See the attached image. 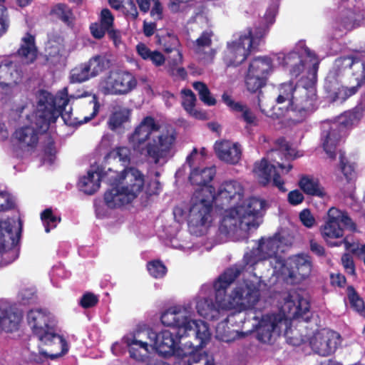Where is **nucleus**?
<instances>
[{"mask_svg": "<svg viewBox=\"0 0 365 365\" xmlns=\"http://www.w3.org/2000/svg\"><path fill=\"white\" fill-rule=\"evenodd\" d=\"M131 110L123 106H116L109 115L107 125L112 131L122 128L130 120Z\"/></svg>", "mask_w": 365, "mask_h": 365, "instance_id": "72a5a7b5", "label": "nucleus"}, {"mask_svg": "<svg viewBox=\"0 0 365 365\" xmlns=\"http://www.w3.org/2000/svg\"><path fill=\"white\" fill-rule=\"evenodd\" d=\"M125 343L129 347L130 356L136 361L144 362L148 359V344L135 337L128 338Z\"/></svg>", "mask_w": 365, "mask_h": 365, "instance_id": "f704fd0d", "label": "nucleus"}, {"mask_svg": "<svg viewBox=\"0 0 365 365\" xmlns=\"http://www.w3.org/2000/svg\"><path fill=\"white\" fill-rule=\"evenodd\" d=\"M298 186L307 195L324 197L327 193L317 178L310 175H303L298 181Z\"/></svg>", "mask_w": 365, "mask_h": 365, "instance_id": "473e14b6", "label": "nucleus"}, {"mask_svg": "<svg viewBox=\"0 0 365 365\" xmlns=\"http://www.w3.org/2000/svg\"><path fill=\"white\" fill-rule=\"evenodd\" d=\"M284 241V237H282L279 232H276L272 237L268 238L262 237L259 240L258 247L256 250V259L253 261L246 259L247 264H254L257 261L266 260L272 257H276L279 250L284 252V250L281 249ZM249 255L247 254L245 258L247 259Z\"/></svg>", "mask_w": 365, "mask_h": 365, "instance_id": "aec40b11", "label": "nucleus"}, {"mask_svg": "<svg viewBox=\"0 0 365 365\" xmlns=\"http://www.w3.org/2000/svg\"><path fill=\"white\" fill-rule=\"evenodd\" d=\"M344 229L356 232L357 230L356 224L349 217L347 212L342 211L335 207L329 208L325 223L320 229L323 238L326 240L329 238H341L344 236Z\"/></svg>", "mask_w": 365, "mask_h": 365, "instance_id": "4468645a", "label": "nucleus"}, {"mask_svg": "<svg viewBox=\"0 0 365 365\" xmlns=\"http://www.w3.org/2000/svg\"><path fill=\"white\" fill-rule=\"evenodd\" d=\"M55 142L51 135L47 136L46 143L43 146L44 155L48 157H53L56 155Z\"/></svg>", "mask_w": 365, "mask_h": 365, "instance_id": "338daca9", "label": "nucleus"}, {"mask_svg": "<svg viewBox=\"0 0 365 365\" xmlns=\"http://www.w3.org/2000/svg\"><path fill=\"white\" fill-rule=\"evenodd\" d=\"M160 321L165 327L177 329L178 336L192 334L198 344L195 346L184 361V365H215L213 359H207V355L201 354V349L207 344L211 337L208 324L201 320H191L187 316L185 309L181 307H170L165 311Z\"/></svg>", "mask_w": 365, "mask_h": 365, "instance_id": "f03ea898", "label": "nucleus"}, {"mask_svg": "<svg viewBox=\"0 0 365 365\" xmlns=\"http://www.w3.org/2000/svg\"><path fill=\"white\" fill-rule=\"evenodd\" d=\"M245 189L242 184L235 180L222 182L217 192H213V202L221 209L235 207L244 197Z\"/></svg>", "mask_w": 365, "mask_h": 365, "instance_id": "f3484780", "label": "nucleus"}, {"mask_svg": "<svg viewBox=\"0 0 365 365\" xmlns=\"http://www.w3.org/2000/svg\"><path fill=\"white\" fill-rule=\"evenodd\" d=\"M262 37L261 32L253 34L252 28L248 27L240 33L237 39L228 41L222 53L225 66L237 67L243 63L252 52L259 51Z\"/></svg>", "mask_w": 365, "mask_h": 365, "instance_id": "1a4fd4ad", "label": "nucleus"}, {"mask_svg": "<svg viewBox=\"0 0 365 365\" xmlns=\"http://www.w3.org/2000/svg\"><path fill=\"white\" fill-rule=\"evenodd\" d=\"M350 70L356 82L357 90L365 82V62L356 57Z\"/></svg>", "mask_w": 365, "mask_h": 365, "instance_id": "49530a36", "label": "nucleus"}, {"mask_svg": "<svg viewBox=\"0 0 365 365\" xmlns=\"http://www.w3.org/2000/svg\"><path fill=\"white\" fill-rule=\"evenodd\" d=\"M356 56H341L336 59V63L338 66L341 67V68H347L349 69L352 66Z\"/></svg>", "mask_w": 365, "mask_h": 365, "instance_id": "0e129e2a", "label": "nucleus"}, {"mask_svg": "<svg viewBox=\"0 0 365 365\" xmlns=\"http://www.w3.org/2000/svg\"><path fill=\"white\" fill-rule=\"evenodd\" d=\"M341 264L345 272L351 276H356V266L353 257L350 253H344L341 258Z\"/></svg>", "mask_w": 365, "mask_h": 365, "instance_id": "864d4df0", "label": "nucleus"}, {"mask_svg": "<svg viewBox=\"0 0 365 365\" xmlns=\"http://www.w3.org/2000/svg\"><path fill=\"white\" fill-rule=\"evenodd\" d=\"M93 78L89 65L86 62L81 63L71 71L70 82L72 83H81Z\"/></svg>", "mask_w": 365, "mask_h": 365, "instance_id": "a19ab883", "label": "nucleus"}, {"mask_svg": "<svg viewBox=\"0 0 365 365\" xmlns=\"http://www.w3.org/2000/svg\"><path fill=\"white\" fill-rule=\"evenodd\" d=\"M124 9L127 16L130 17L133 20L137 19L138 17V12L133 0L128 1L124 6Z\"/></svg>", "mask_w": 365, "mask_h": 365, "instance_id": "e2e57ef3", "label": "nucleus"}, {"mask_svg": "<svg viewBox=\"0 0 365 365\" xmlns=\"http://www.w3.org/2000/svg\"><path fill=\"white\" fill-rule=\"evenodd\" d=\"M339 140L340 135L338 130L331 128L329 132H327L323 142V148L329 158L331 160H334L336 158V148Z\"/></svg>", "mask_w": 365, "mask_h": 365, "instance_id": "58836bf2", "label": "nucleus"}, {"mask_svg": "<svg viewBox=\"0 0 365 365\" xmlns=\"http://www.w3.org/2000/svg\"><path fill=\"white\" fill-rule=\"evenodd\" d=\"M41 219L43 222L46 232H49L51 229L55 228L57 223L61 221L60 217H57L53 214L51 208L45 209L41 214Z\"/></svg>", "mask_w": 365, "mask_h": 365, "instance_id": "09e8293b", "label": "nucleus"}, {"mask_svg": "<svg viewBox=\"0 0 365 365\" xmlns=\"http://www.w3.org/2000/svg\"><path fill=\"white\" fill-rule=\"evenodd\" d=\"M181 93L183 95L182 106L187 112L191 113L195 106L196 96L190 89H182Z\"/></svg>", "mask_w": 365, "mask_h": 365, "instance_id": "3c124183", "label": "nucleus"}, {"mask_svg": "<svg viewBox=\"0 0 365 365\" xmlns=\"http://www.w3.org/2000/svg\"><path fill=\"white\" fill-rule=\"evenodd\" d=\"M110 155L114 158H118L123 165H128L130 162L131 151L126 146H120L110 151Z\"/></svg>", "mask_w": 365, "mask_h": 365, "instance_id": "603ef678", "label": "nucleus"}, {"mask_svg": "<svg viewBox=\"0 0 365 365\" xmlns=\"http://www.w3.org/2000/svg\"><path fill=\"white\" fill-rule=\"evenodd\" d=\"M296 56L297 52L294 51L287 53H279L277 54V60L282 66H287L294 61Z\"/></svg>", "mask_w": 365, "mask_h": 365, "instance_id": "680f3d73", "label": "nucleus"}, {"mask_svg": "<svg viewBox=\"0 0 365 365\" xmlns=\"http://www.w3.org/2000/svg\"><path fill=\"white\" fill-rule=\"evenodd\" d=\"M138 81L135 76L128 71H110L100 82V89L105 96L126 95L135 89Z\"/></svg>", "mask_w": 365, "mask_h": 365, "instance_id": "f8f14e48", "label": "nucleus"}, {"mask_svg": "<svg viewBox=\"0 0 365 365\" xmlns=\"http://www.w3.org/2000/svg\"><path fill=\"white\" fill-rule=\"evenodd\" d=\"M157 43L162 46L163 51L165 53H171L173 51L179 52L178 48L180 45V41L176 35L172 33L167 32L165 35H160L159 34L155 36Z\"/></svg>", "mask_w": 365, "mask_h": 365, "instance_id": "ea45409f", "label": "nucleus"}, {"mask_svg": "<svg viewBox=\"0 0 365 365\" xmlns=\"http://www.w3.org/2000/svg\"><path fill=\"white\" fill-rule=\"evenodd\" d=\"M222 99L232 112L239 114L237 118L242 120L247 125L252 126L258 125L257 115L247 105L241 102H235L226 93L222 94Z\"/></svg>", "mask_w": 365, "mask_h": 365, "instance_id": "a878e982", "label": "nucleus"}, {"mask_svg": "<svg viewBox=\"0 0 365 365\" xmlns=\"http://www.w3.org/2000/svg\"><path fill=\"white\" fill-rule=\"evenodd\" d=\"M35 125H36L35 124ZM36 128L31 126H24L16 130L14 136L19 143L28 148H35L38 143V133H43L44 132L40 131L37 126Z\"/></svg>", "mask_w": 365, "mask_h": 365, "instance_id": "7c9ffc66", "label": "nucleus"}, {"mask_svg": "<svg viewBox=\"0 0 365 365\" xmlns=\"http://www.w3.org/2000/svg\"><path fill=\"white\" fill-rule=\"evenodd\" d=\"M86 63L89 65L93 78L108 69L111 66L110 60L105 55H96L91 57Z\"/></svg>", "mask_w": 365, "mask_h": 365, "instance_id": "e433bc0d", "label": "nucleus"}, {"mask_svg": "<svg viewBox=\"0 0 365 365\" xmlns=\"http://www.w3.org/2000/svg\"><path fill=\"white\" fill-rule=\"evenodd\" d=\"M274 145V148L267 151V158L255 163L254 170L263 186L272 181L273 185L285 192L287 189L280 175L287 174L293 168L292 163L297 158V151L284 137L276 139Z\"/></svg>", "mask_w": 365, "mask_h": 365, "instance_id": "20e7f679", "label": "nucleus"}, {"mask_svg": "<svg viewBox=\"0 0 365 365\" xmlns=\"http://www.w3.org/2000/svg\"><path fill=\"white\" fill-rule=\"evenodd\" d=\"M242 269L234 267L227 269L214 282L213 287L215 299L217 301L230 302L227 300V289L240 276Z\"/></svg>", "mask_w": 365, "mask_h": 365, "instance_id": "5701e85b", "label": "nucleus"}, {"mask_svg": "<svg viewBox=\"0 0 365 365\" xmlns=\"http://www.w3.org/2000/svg\"><path fill=\"white\" fill-rule=\"evenodd\" d=\"M340 71L333 69L329 71L324 83V90L330 102H344L357 92V86L350 88L342 86L339 79Z\"/></svg>", "mask_w": 365, "mask_h": 365, "instance_id": "a211bd4d", "label": "nucleus"}, {"mask_svg": "<svg viewBox=\"0 0 365 365\" xmlns=\"http://www.w3.org/2000/svg\"><path fill=\"white\" fill-rule=\"evenodd\" d=\"M216 175L215 166L205 168H193L189 175V181L193 185L198 187L195 192H202L204 188H212V194L215 191V187L210 185Z\"/></svg>", "mask_w": 365, "mask_h": 365, "instance_id": "393cba45", "label": "nucleus"}, {"mask_svg": "<svg viewBox=\"0 0 365 365\" xmlns=\"http://www.w3.org/2000/svg\"><path fill=\"white\" fill-rule=\"evenodd\" d=\"M98 297L92 292H86L81 297L79 304L83 309H89L94 307L98 303Z\"/></svg>", "mask_w": 365, "mask_h": 365, "instance_id": "6e6d98bb", "label": "nucleus"}, {"mask_svg": "<svg viewBox=\"0 0 365 365\" xmlns=\"http://www.w3.org/2000/svg\"><path fill=\"white\" fill-rule=\"evenodd\" d=\"M148 334L151 341H153V345L156 351L160 355L170 356L182 352L179 346L180 340L182 337L178 336L177 331L172 333L168 330H163L156 333L150 330Z\"/></svg>", "mask_w": 365, "mask_h": 365, "instance_id": "6ab92c4d", "label": "nucleus"}, {"mask_svg": "<svg viewBox=\"0 0 365 365\" xmlns=\"http://www.w3.org/2000/svg\"><path fill=\"white\" fill-rule=\"evenodd\" d=\"M154 4L150 10V16L155 20H160L163 19V6L159 0H153Z\"/></svg>", "mask_w": 365, "mask_h": 365, "instance_id": "69168bd1", "label": "nucleus"}, {"mask_svg": "<svg viewBox=\"0 0 365 365\" xmlns=\"http://www.w3.org/2000/svg\"><path fill=\"white\" fill-rule=\"evenodd\" d=\"M193 88L197 91L200 100L206 106H215L216 99L211 95L207 86L202 81H195L192 83Z\"/></svg>", "mask_w": 365, "mask_h": 365, "instance_id": "37998d69", "label": "nucleus"}, {"mask_svg": "<svg viewBox=\"0 0 365 365\" xmlns=\"http://www.w3.org/2000/svg\"><path fill=\"white\" fill-rule=\"evenodd\" d=\"M27 322L33 333L43 344L50 346L58 343L61 346V351L56 356H61L68 352V344L63 337L56 333L54 327L51 325L50 314L42 309H31L27 313Z\"/></svg>", "mask_w": 365, "mask_h": 365, "instance_id": "9d476101", "label": "nucleus"}, {"mask_svg": "<svg viewBox=\"0 0 365 365\" xmlns=\"http://www.w3.org/2000/svg\"><path fill=\"white\" fill-rule=\"evenodd\" d=\"M107 33L109 38L112 40L115 46L120 43L121 34L119 30L115 29L113 27L109 28L108 30H105V34Z\"/></svg>", "mask_w": 365, "mask_h": 365, "instance_id": "774afa93", "label": "nucleus"}, {"mask_svg": "<svg viewBox=\"0 0 365 365\" xmlns=\"http://www.w3.org/2000/svg\"><path fill=\"white\" fill-rule=\"evenodd\" d=\"M212 188H204L202 192H194L188 215V228L197 236L204 235L212 222L213 210Z\"/></svg>", "mask_w": 365, "mask_h": 365, "instance_id": "6e6552de", "label": "nucleus"}, {"mask_svg": "<svg viewBox=\"0 0 365 365\" xmlns=\"http://www.w3.org/2000/svg\"><path fill=\"white\" fill-rule=\"evenodd\" d=\"M90 104L93 105L92 112L89 115L84 117L83 120L80 122L81 124L89 122L93 119L99 113L101 105L98 101V98L96 95L93 96L92 100L90 101Z\"/></svg>", "mask_w": 365, "mask_h": 365, "instance_id": "052dcab7", "label": "nucleus"}, {"mask_svg": "<svg viewBox=\"0 0 365 365\" xmlns=\"http://www.w3.org/2000/svg\"><path fill=\"white\" fill-rule=\"evenodd\" d=\"M21 79V71L10 59L0 61V87L3 89L16 85Z\"/></svg>", "mask_w": 365, "mask_h": 365, "instance_id": "b1692460", "label": "nucleus"}, {"mask_svg": "<svg viewBox=\"0 0 365 365\" xmlns=\"http://www.w3.org/2000/svg\"><path fill=\"white\" fill-rule=\"evenodd\" d=\"M273 70V62L270 57L257 56L253 58L245 76V83L247 91L257 93L266 86L269 76Z\"/></svg>", "mask_w": 365, "mask_h": 365, "instance_id": "ddd939ff", "label": "nucleus"}, {"mask_svg": "<svg viewBox=\"0 0 365 365\" xmlns=\"http://www.w3.org/2000/svg\"><path fill=\"white\" fill-rule=\"evenodd\" d=\"M299 218L303 225L307 228L312 227L315 224V218L309 209H304L299 214Z\"/></svg>", "mask_w": 365, "mask_h": 365, "instance_id": "bf43d9fd", "label": "nucleus"}, {"mask_svg": "<svg viewBox=\"0 0 365 365\" xmlns=\"http://www.w3.org/2000/svg\"><path fill=\"white\" fill-rule=\"evenodd\" d=\"M309 341L312 349L322 356H328L335 353L341 342V335L333 330H323L313 337L307 334L301 339V343Z\"/></svg>", "mask_w": 365, "mask_h": 365, "instance_id": "dca6fc26", "label": "nucleus"}, {"mask_svg": "<svg viewBox=\"0 0 365 365\" xmlns=\"http://www.w3.org/2000/svg\"><path fill=\"white\" fill-rule=\"evenodd\" d=\"M212 36L213 33L211 31H202L200 36L195 41L196 49L200 50L202 48L210 47L212 44Z\"/></svg>", "mask_w": 365, "mask_h": 365, "instance_id": "4d7b16f0", "label": "nucleus"}, {"mask_svg": "<svg viewBox=\"0 0 365 365\" xmlns=\"http://www.w3.org/2000/svg\"><path fill=\"white\" fill-rule=\"evenodd\" d=\"M298 123L314 110L317 100V72L320 61L304 41H298Z\"/></svg>", "mask_w": 365, "mask_h": 365, "instance_id": "7ed1b4c3", "label": "nucleus"}, {"mask_svg": "<svg viewBox=\"0 0 365 365\" xmlns=\"http://www.w3.org/2000/svg\"><path fill=\"white\" fill-rule=\"evenodd\" d=\"M114 25V16L111 11L107 9H103L101 11L100 22L92 23L90 25V31L92 36L96 39H101L105 36V30Z\"/></svg>", "mask_w": 365, "mask_h": 365, "instance_id": "2f4dec72", "label": "nucleus"}, {"mask_svg": "<svg viewBox=\"0 0 365 365\" xmlns=\"http://www.w3.org/2000/svg\"><path fill=\"white\" fill-rule=\"evenodd\" d=\"M312 269L311 257L303 253H298V276H301L302 279H305L311 274Z\"/></svg>", "mask_w": 365, "mask_h": 365, "instance_id": "de8ad7c7", "label": "nucleus"}, {"mask_svg": "<svg viewBox=\"0 0 365 365\" xmlns=\"http://www.w3.org/2000/svg\"><path fill=\"white\" fill-rule=\"evenodd\" d=\"M245 291L242 288H237L232 292V302H215L210 298H202L197 302V312L204 319L210 321H216L226 314L227 310L234 307L240 309L239 313L232 312L228 314L225 318L226 322H230L232 318L239 317L240 312L243 310L248 311V314H255L252 310L259 300V295L257 291L251 289Z\"/></svg>", "mask_w": 365, "mask_h": 365, "instance_id": "423d86ee", "label": "nucleus"}, {"mask_svg": "<svg viewBox=\"0 0 365 365\" xmlns=\"http://www.w3.org/2000/svg\"><path fill=\"white\" fill-rule=\"evenodd\" d=\"M22 231V222L14 220H0V264L7 265L15 261L19 255V242Z\"/></svg>", "mask_w": 365, "mask_h": 365, "instance_id": "9b49d317", "label": "nucleus"}, {"mask_svg": "<svg viewBox=\"0 0 365 365\" xmlns=\"http://www.w3.org/2000/svg\"><path fill=\"white\" fill-rule=\"evenodd\" d=\"M339 169L348 183L355 180L356 177L355 164L354 163H351L346 158L344 153H340Z\"/></svg>", "mask_w": 365, "mask_h": 365, "instance_id": "79ce46f5", "label": "nucleus"}, {"mask_svg": "<svg viewBox=\"0 0 365 365\" xmlns=\"http://www.w3.org/2000/svg\"><path fill=\"white\" fill-rule=\"evenodd\" d=\"M233 212V208L230 209L227 214H225L220 225V230L225 234H229L234 232L237 227L243 229L245 225L241 222L239 216L236 215Z\"/></svg>", "mask_w": 365, "mask_h": 365, "instance_id": "c9c22d12", "label": "nucleus"}, {"mask_svg": "<svg viewBox=\"0 0 365 365\" xmlns=\"http://www.w3.org/2000/svg\"><path fill=\"white\" fill-rule=\"evenodd\" d=\"M106 178L110 182L111 187L105 192L103 200L110 209L130 203L145 185L144 175L133 167L126 168L121 173L109 168Z\"/></svg>", "mask_w": 365, "mask_h": 365, "instance_id": "39448f33", "label": "nucleus"}, {"mask_svg": "<svg viewBox=\"0 0 365 365\" xmlns=\"http://www.w3.org/2000/svg\"><path fill=\"white\" fill-rule=\"evenodd\" d=\"M217 158L228 164H237L242 157L241 145L227 140L216 141L214 145Z\"/></svg>", "mask_w": 365, "mask_h": 365, "instance_id": "412c9836", "label": "nucleus"}, {"mask_svg": "<svg viewBox=\"0 0 365 365\" xmlns=\"http://www.w3.org/2000/svg\"><path fill=\"white\" fill-rule=\"evenodd\" d=\"M147 269L149 274L155 279L162 278L167 273V267L159 259L148 262Z\"/></svg>", "mask_w": 365, "mask_h": 365, "instance_id": "8fccbe9b", "label": "nucleus"}, {"mask_svg": "<svg viewBox=\"0 0 365 365\" xmlns=\"http://www.w3.org/2000/svg\"><path fill=\"white\" fill-rule=\"evenodd\" d=\"M69 103L68 88H63L56 96L46 91L39 93L37 108L35 112L34 124L41 132H46L51 123H55Z\"/></svg>", "mask_w": 365, "mask_h": 365, "instance_id": "0eeeda50", "label": "nucleus"}, {"mask_svg": "<svg viewBox=\"0 0 365 365\" xmlns=\"http://www.w3.org/2000/svg\"><path fill=\"white\" fill-rule=\"evenodd\" d=\"M50 14L55 16L58 19L61 21L68 26L73 24L75 19L72 9L66 4L58 3L54 5Z\"/></svg>", "mask_w": 365, "mask_h": 365, "instance_id": "4c0bfd02", "label": "nucleus"}, {"mask_svg": "<svg viewBox=\"0 0 365 365\" xmlns=\"http://www.w3.org/2000/svg\"><path fill=\"white\" fill-rule=\"evenodd\" d=\"M108 170L103 172L98 168L93 172L89 170L86 176L82 177L78 182L81 191L88 195L94 194L100 187V182H103L110 186V182L106 179Z\"/></svg>", "mask_w": 365, "mask_h": 365, "instance_id": "bb28decb", "label": "nucleus"}, {"mask_svg": "<svg viewBox=\"0 0 365 365\" xmlns=\"http://www.w3.org/2000/svg\"><path fill=\"white\" fill-rule=\"evenodd\" d=\"M9 24L8 9L4 4H0V37L7 32Z\"/></svg>", "mask_w": 365, "mask_h": 365, "instance_id": "5fc2aeb1", "label": "nucleus"}, {"mask_svg": "<svg viewBox=\"0 0 365 365\" xmlns=\"http://www.w3.org/2000/svg\"><path fill=\"white\" fill-rule=\"evenodd\" d=\"M296 86H293L292 83H284L281 86L280 93L277 98L278 103H282L286 101H289V105L279 114V116L284 118L286 120H292L295 116L297 112V106L294 103V93Z\"/></svg>", "mask_w": 365, "mask_h": 365, "instance_id": "c85d7f7f", "label": "nucleus"}, {"mask_svg": "<svg viewBox=\"0 0 365 365\" xmlns=\"http://www.w3.org/2000/svg\"><path fill=\"white\" fill-rule=\"evenodd\" d=\"M265 206L266 201L264 200L250 197L242 201L241 204L236 205L233 207L232 212L239 216L247 229H256L259 227L258 220L262 217Z\"/></svg>", "mask_w": 365, "mask_h": 365, "instance_id": "2eb2a0df", "label": "nucleus"}, {"mask_svg": "<svg viewBox=\"0 0 365 365\" xmlns=\"http://www.w3.org/2000/svg\"><path fill=\"white\" fill-rule=\"evenodd\" d=\"M14 207V202L6 192H0V211L4 212Z\"/></svg>", "mask_w": 365, "mask_h": 365, "instance_id": "13d9d810", "label": "nucleus"}, {"mask_svg": "<svg viewBox=\"0 0 365 365\" xmlns=\"http://www.w3.org/2000/svg\"><path fill=\"white\" fill-rule=\"evenodd\" d=\"M282 319L274 314L262 316L258 322L257 339L262 343H270L273 334Z\"/></svg>", "mask_w": 365, "mask_h": 365, "instance_id": "cd10ccee", "label": "nucleus"}, {"mask_svg": "<svg viewBox=\"0 0 365 365\" xmlns=\"http://www.w3.org/2000/svg\"><path fill=\"white\" fill-rule=\"evenodd\" d=\"M347 295L351 307L361 316L365 317V306L364 300L359 297L354 287L349 286L347 287Z\"/></svg>", "mask_w": 365, "mask_h": 365, "instance_id": "a18cd8bd", "label": "nucleus"}, {"mask_svg": "<svg viewBox=\"0 0 365 365\" xmlns=\"http://www.w3.org/2000/svg\"><path fill=\"white\" fill-rule=\"evenodd\" d=\"M38 50L36 44L35 36L30 32H26L21 38L19 48L16 52V56L24 64L34 63L38 58Z\"/></svg>", "mask_w": 365, "mask_h": 365, "instance_id": "4be33fe9", "label": "nucleus"}, {"mask_svg": "<svg viewBox=\"0 0 365 365\" xmlns=\"http://www.w3.org/2000/svg\"><path fill=\"white\" fill-rule=\"evenodd\" d=\"M310 300L301 297L298 294V324L301 322H309L312 317L310 310Z\"/></svg>", "mask_w": 365, "mask_h": 365, "instance_id": "c03bdc74", "label": "nucleus"}, {"mask_svg": "<svg viewBox=\"0 0 365 365\" xmlns=\"http://www.w3.org/2000/svg\"><path fill=\"white\" fill-rule=\"evenodd\" d=\"M159 132L153 135L152 138L140 150V153L155 164H158L160 159L166 158L177 139V132L170 125L161 129L160 125L152 116L145 117L140 124L136 126L134 131L128 136V141L134 150H139L141 145L145 143L154 132Z\"/></svg>", "mask_w": 365, "mask_h": 365, "instance_id": "f257e3e1", "label": "nucleus"}, {"mask_svg": "<svg viewBox=\"0 0 365 365\" xmlns=\"http://www.w3.org/2000/svg\"><path fill=\"white\" fill-rule=\"evenodd\" d=\"M22 319L21 313L12 307H0V328L6 332H13L19 329Z\"/></svg>", "mask_w": 365, "mask_h": 365, "instance_id": "c756f323", "label": "nucleus"}]
</instances>
